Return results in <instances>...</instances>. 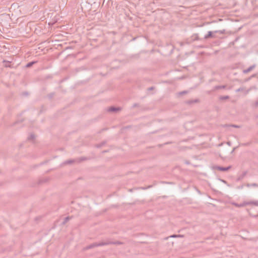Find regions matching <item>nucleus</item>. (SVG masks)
<instances>
[{
	"label": "nucleus",
	"mask_w": 258,
	"mask_h": 258,
	"mask_svg": "<svg viewBox=\"0 0 258 258\" xmlns=\"http://www.w3.org/2000/svg\"><path fill=\"white\" fill-rule=\"evenodd\" d=\"M106 243H105V242H95L93 243L88 246H87L86 248V249H91L93 247H96V246H102L104 245H106Z\"/></svg>",
	"instance_id": "nucleus-1"
},
{
	"label": "nucleus",
	"mask_w": 258,
	"mask_h": 258,
	"mask_svg": "<svg viewBox=\"0 0 258 258\" xmlns=\"http://www.w3.org/2000/svg\"><path fill=\"white\" fill-rule=\"evenodd\" d=\"M203 38H200L197 34L192 35L191 37L187 40V43H191L196 40H202Z\"/></svg>",
	"instance_id": "nucleus-2"
},
{
	"label": "nucleus",
	"mask_w": 258,
	"mask_h": 258,
	"mask_svg": "<svg viewBox=\"0 0 258 258\" xmlns=\"http://www.w3.org/2000/svg\"><path fill=\"white\" fill-rule=\"evenodd\" d=\"M231 167L230 166H229L226 167H221V166H215L213 167V169H217V170H220L221 171H227L229 169H230L231 168Z\"/></svg>",
	"instance_id": "nucleus-3"
},
{
	"label": "nucleus",
	"mask_w": 258,
	"mask_h": 258,
	"mask_svg": "<svg viewBox=\"0 0 258 258\" xmlns=\"http://www.w3.org/2000/svg\"><path fill=\"white\" fill-rule=\"evenodd\" d=\"M121 110V107H114V106H111L107 109V111L109 112H117V111H120Z\"/></svg>",
	"instance_id": "nucleus-4"
},
{
	"label": "nucleus",
	"mask_w": 258,
	"mask_h": 258,
	"mask_svg": "<svg viewBox=\"0 0 258 258\" xmlns=\"http://www.w3.org/2000/svg\"><path fill=\"white\" fill-rule=\"evenodd\" d=\"M199 101V99H191L186 101L185 103L188 105H191L194 103H198Z\"/></svg>",
	"instance_id": "nucleus-5"
},
{
	"label": "nucleus",
	"mask_w": 258,
	"mask_h": 258,
	"mask_svg": "<svg viewBox=\"0 0 258 258\" xmlns=\"http://www.w3.org/2000/svg\"><path fill=\"white\" fill-rule=\"evenodd\" d=\"M234 205L236 207H244V206H246L247 205H249V203L248 202H244L241 204H237V203H234Z\"/></svg>",
	"instance_id": "nucleus-6"
},
{
	"label": "nucleus",
	"mask_w": 258,
	"mask_h": 258,
	"mask_svg": "<svg viewBox=\"0 0 258 258\" xmlns=\"http://www.w3.org/2000/svg\"><path fill=\"white\" fill-rule=\"evenodd\" d=\"M213 33H214V32H212V31H209V32H208V34H206V35H205L204 38L203 39H208V38H212V37H214V36H213Z\"/></svg>",
	"instance_id": "nucleus-7"
},
{
	"label": "nucleus",
	"mask_w": 258,
	"mask_h": 258,
	"mask_svg": "<svg viewBox=\"0 0 258 258\" xmlns=\"http://www.w3.org/2000/svg\"><path fill=\"white\" fill-rule=\"evenodd\" d=\"M105 243H107V244H106V245H109V244L119 245V244H122V242H121L120 241H115V242L108 241L107 242H105Z\"/></svg>",
	"instance_id": "nucleus-8"
},
{
	"label": "nucleus",
	"mask_w": 258,
	"mask_h": 258,
	"mask_svg": "<svg viewBox=\"0 0 258 258\" xmlns=\"http://www.w3.org/2000/svg\"><path fill=\"white\" fill-rule=\"evenodd\" d=\"M246 174H247L246 171L243 172L242 173L237 177L236 180L237 181L241 180L245 177V176L246 175Z\"/></svg>",
	"instance_id": "nucleus-9"
},
{
	"label": "nucleus",
	"mask_w": 258,
	"mask_h": 258,
	"mask_svg": "<svg viewBox=\"0 0 258 258\" xmlns=\"http://www.w3.org/2000/svg\"><path fill=\"white\" fill-rule=\"evenodd\" d=\"M255 67V64H253L250 67H249L248 69H246V70H244L243 71V73L244 74H246L247 73H248L249 72L251 71L252 69H253Z\"/></svg>",
	"instance_id": "nucleus-10"
},
{
	"label": "nucleus",
	"mask_w": 258,
	"mask_h": 258,
	"mask_svg": "<svg viewBox=\"0 0 258 258\" xmlns=\"http://www.w3.org/2000/svg\"><path fill=\"white\" fill-rule=\"evenodd\" d=\"M3 62L4 63V65L5 67L6 68H11V66L10 64V61H7V60H4L3 61Z\"/></svg>",
	"instance_id": "nucleus-11"
},
{
	"label": "nucleus",
	"mask_w": 258,
	"mask_h": 258,
	"mask_svg": "<svg viewBox=\"0 0 258 258\" xmlns=\"http://www.w3.org/2000/svg\"><path fill=\"white\" fill-rule=\"evenodd\" d=\"M249 205H254L255 206H258V201H249L248 202Z\"/></svg>",
	"instance_id": "nucleus-12"
},
{
	"label": "nucleus",
	"mask_w": 258,
	"mask_h": 258,
	"mask_svg": "<svg viewBox=\"0 0 258 258\" xmlns=\"http://www.w3.org/2000/svg\"><path fill=\"white\" fill-rule=\"evenodd\" d=\"M35 63H36V61H34L29 62L26 64V67L30 68V67H32Z\"/></svg>",
	"instance_id": "nucleus-13"
},
{
	"label": "nucleus",
	"mask_w": 258,
	"mask_h": 258,
	"mask_svg": "<svg viewBox=\"0 0 258 258\" xmlns=\"http://www.w3.org/2000/svg\"><path fill=\"white\" fill-rule=\"evenodd\" d=\"M71 219L70 217H67L64 219L62 224L64 225Z\"/></svg>",
	"instance_id": "nucleus-14"
},
{
	"label": "nucleus",
	"mask_w": 258,
	"mask_h": 258,
	"mask_svg": "<svg viewBox=\"0 0 258 258\" xmlns=\"http://www.w3.org/2000/svg\"><path fill=\"white\" fill-rule=\"evenodd\" d=\"M225 30H217V31H214V32L215 33H220V34H224V33H225Z\"/></svg>",
	"instance_id": "nucleus-15"
},
{
	"label": "nucleus",
	"mask_w": 258,
	"mask_h": 258,
	"mask_svg": "<svg viewBox=\"0 0 258 258\" xmlns=\"http://www.w3.org/2000/svg\"><path fill=\"white\" fill-rule=\"evenodd\" d=\"M74 162V160H69L64 162L65 164H71Z\"/></svg>",
	"instance_id": "nucleus-16"
},
{
	"label": "nucleus",
	"mask_w": 258,
	"mask_h": 258,
	"mask_svg": "<svg viewBox=\"0 0 258 258\" xmlns=\"http://www.w3.org/2000/svg\"><path fill=\"white\" fill-rule=\"evenodd\" d=\"M35 138V136L33 134H31L30 136H29L28 137V140H33Z\"/></svg>",
	"instance_id": "nucleus-17"
},
{
	"label": "nucleus",
	"mask_w": 258,
	"mask_h": 258,
	"mask_svg": "<svg viewBox=\"0 0 258 258\" xmlns=\"http://www.w3.org/2000/svg\"><path fill=\"white\" fill-rule=\"evenodd\" d=\"M229 98V97L228 96H221L220 97V100H226V99H227Z\"/></svg>",
	"instance_id": "nucleus-18"
},
{
	"label": "nucleus",
	"mask_w": 258,
	"mask_h": 258,
	"mask_svg": "<svg viewBox=\"0 0 258 258\" xmlns=\"http://www.w3.org/2000/svg\"><path fill=\"white\" fill-rule=\"evenodd\" d=\"M225 88V86H217L215 87L216 89H224Z\"/></svg>",
	"instance_id": "nucleus-19"
},
{
	"label": "nucleus",
	"mask_w": 258,
	"mask_h": 258,
	"mask_svg": "<svg viewBox=\"0 0 258 258\" xmlns=\"http://www.w3.org/2000/svg\"><path fill=\"white\" fill-rule=\"evenodd\" d=\"M182 236L181 235H175V234H173V235H171L170 237H182Z\"/></svg>",
	"instance_id": "nucleus-20"
},
{
	"label": "nucleus",
	"mask_w": 258,
	"mask_h": 258,
	"mask_svg": "<svg viewBox=\"0 0 258 258\" xmlns=\"http://www.w3.org/2000/svg\"><path fill=\"white\" fill-rule=\"evenodd\" d=\"M251 187H258V184L256 183H251Z\"/></svg>",
	"instance_id": "nucleus-21"
},
{
	"label": "nucleus",
	"mask_w": 258,
	"mask_h": 258,
	"mask_svg": "<svg viewBox=\"0 0 258 258\" xmlns=\"http://www.w3.org/2000/svg\"><path fill=\"white\" fill-rule=\"evenodd\" d=\"M242 90H243V89H242V88H239V89H237L236 91L237 92H240V91H242Z\"/></svg>",
	"instance_id": "nucleus-22"
},
{
	"label": "nucleus",
	"mask_w": 258,
	"mask_h": 258,
	"mask_svg": "<svg viewBox=\"0 0 258 258\" xmlns=\"http://www.w3.org/2000/svg\"><path fill=\"white\" fill-rule=\"evenodd\" d=\"M137 106H139V104H137V103H135L134 104H133V107H137Z\"/></svg>",
	"instance_id": "nucleus-23"
},
{
	"label": "nucleus",
	"mask_w": 258,
	"mask_h": 258,
	"mask_svg": "<svg viewBox=\"0 0 258 258\" xmlns=\"http://www.w3.org/2000/svg\"><path fill=\"white\" fill-rule=\"evenodd\" d=\"M246 186L247 187H251V183H247V184H246Z\"/></svg>",
	"instance_id": "nucleus-24"
},
{
	"label": "nucleus",
	"mask_w": 258,
	"mask_h": 258,
	"mask_svg": "<svg viewBox=\"0 0 258 258\" xmlns=\"http://www.w3.org/2000/svg\"><path fill=\"white\" fill-rule=\"evenodd\" d=\"M85 159H86V158H81L80 159V161H84V160H85Z\"/></svg>",
	"instance_id": "nucleus-25"
},
{
	"label": "nucleus",
	"mask_w": 258,
	"mask_h": 258,
	"mask_svg": "<svg viewBox=\"0 0 258 258\" xmlns=\"http://www.w3.org/2000/svg\"><path fill=\"white\" fill-rule=\"evenodd\" d=\"M249 144V143H245V144H242V145L243 146H247Z\"/></svg>",
	"instance_id": "nucleus-26"
},
{
	"label": "nucleus",
	"mask_w": 258,
	"mask_h": 258,
	"mask_svg": "<svg viewBox=\"0 0 258 258\" xmlns=\"http://www.w3.org/2000/svg\"><path fill=\"white\" fill-rule=\"evenodd\" d=\"M243 185H242L239 186L238 188L239 189H242V188H243Z\"/></svg>",
	"instance_id": "nucleus-27"
},
{
	"label": "nucleus",
	"mask_w": 258,
	"mask_h": 258,
	"mask_svg": "<svg viewBox=\"0 0 258 258\" xmlns=\"http://www.w3.org/2000/svg\"><path fill=\"white\" fill-rule=\"evenodd\" d=\"M186 93V91H183V92H181L180 93V94H185Z\"/></svg>",
	"instance_id": "nucleus-28"
},
{
	"label": "nucleus",
	"mask_w": 258,
	"mask_h": 258,
	"mask_svg": "<svg viewBox=\"0 0 258 258\" xmlns=\"http://www.w3.org/2000/svg\"><path fill=\"white\" fill-rule=\"evenodd\" d=\"M231 126H233V127H239V126L238 125H232Z\"/></svg>",
	"instance_id": "nucleus-29"
},
{
	"label": "nucleus",
	"mask_w": 258,
	"mask_h": 258,
	"mask_svg": "<svg viewBox=\"0 0 258 258\" xmlns=\"http://www.w3.org/2000/svg\"><path fill=\"white\" fill-rule=\"evenodd\" d=\"M153 88H153V87H150V88L148 89V90H152L153 89Z\"/></svg>",
	"instance_id": "nucleus-30"
},
{
	"label": "nucleus",
	"mask_w": 258,
	"mask_h": 258,
	"mask_svg": "<svg viewBox=\"0 0 258 258\" xmlns=\"http://www.w3.org/2000/svg\"><path fill=\"white\" fill-rule=\"evenodd\" d=\"M255 104V106H258V101H256Z\"/></svg>",
	"instance_id": "nucleus-31"
},
{
	"label": "nucleus",
	"mask_w": 258,
	"mask_h": 258,
	"mask_svg": "<svg viewBox=\"0 0 258 258\" xmlns=\"http://www.w3.org/2000/svg\"><path fill=\"white\" fill-rule=\"evenodd\" d=\"M142 188L144 189H147V187H143Z\"/></svg>",
	"instance_id": "nucleus-32"
},
{
	"label": "nucleus",
	"mask_w": 258,
	"mask_h": 258,
	"mask_svg": "<svg viewBox=\"0 0 258 258\" xmlns=\"http://www.w3.org/2000/svg\"><path fill=\"white\" fill-rule=\"evenodd\" d=\"M200 47H201V48H203V47H204V46H200Z\"/></svg>",
	"instance_id": "nucleus-33"
},
{
	"label": "nucleus",
	"mask_w": 258,
	"mask_h": 258,
	"mask_svg": "<svg viewBox=\"0 0 258 258\" xmlns=\"http://www.w3.org/2000/svg\"><path fill=\"white\" fill-rule=\"evenodd\" d=\"M254 217H258V215H255V216H254Z\"/></svg>",
	"instance_id": "nucleus-34"
}]
</instances>
